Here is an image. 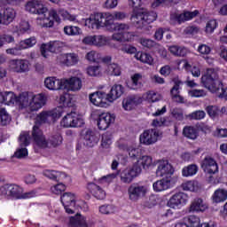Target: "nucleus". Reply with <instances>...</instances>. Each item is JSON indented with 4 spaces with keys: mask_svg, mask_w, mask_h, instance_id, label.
<instances>
[{
    "mask_svg": "<svg viewBox=\"0 0 227 227\" xmlns=\"http://www.w3.org/2000/svg\"><path fill=\"white\" fill-rule=\"evenodd\" d=\"M0 104L5 106H16L23 113H36L47 104V96L45 94L35 95L33 92H23L15 96L13 92H0Z\"/></svg>",
    "mask_w": 227,
    "mask_h": 227,
    "instance_id": "nucleus-1",
    "label": "nucleus"
},
{
    "mask_svg": "<svg viewBox=\"0 0 227 227\" xmlns=\"http://www.w3.org/2000/svg\"><path fill=\"white\" fill-rule=\"evenodd\" d=\"M175 185V179H168V177H162L153 184L154 192H164L168 189H171Z\"/></svg>",
    "mask_w": 227,
    "mask_h": 227,
    "instance_id": "nucleus-20",
    "label": "nucleus"
},
{
    "mask_svg": "<svg viewBox=\"0 0 227 227\" xmlns=\"http://www.w3.org/2000/svg\"><path fill=\"white\" fill-rule=\"evenodd\" d=\"M119 148L123 152H127L131 159H137L141 155V151L136 145H129L127 144H121L119 145Z\"/></svg>",
    "mask_w": 227,
    "mask_h": 227,
    "instance_id": "nucleus-35",
    "label": "nucleus"
},
{
    "mask_svg": "<svg viewBox=\"0 0 227 227\" xmlns=\"http://www.w3.org/2000/svg\"><path fill=\"white\" fill-rule=\"evenodd\" d=\"M63 110L60 107L53 110H45L37 114L35 118V125H42V123H54L58 119L61 118Z\"/></svg>",
    "mask_w": 227,
    "mask_h": 227,
    "instance_id": "nucleus-7",
    "label": "nucleus"
},
{
    "mask_svg": "<svg viewBox=\"0 0 227 227\" xmlns=\"http://www.w3.org/2000/svg\"><path fill=\"white\" fill-rule=\"evenodd\" d=\"M89 99L92 106L101 107L103 109H106V107H109V106L113 104L111 103V99L109 98L107 92L104 90H98L90 94Z\"/></svg>",
    "mask_w": 227,
    "mask_h": 227,
    "instance_id": "nucleus-12",
    "label": "nucleus"
},
{
    "mask_svg": "<svg viewBox=\"0 0 227 227\" xmlns=\"http://www.w3.org/2000/svg\"><path fill=\"white\" fill-rule=\"evenodd\" d=\"M189 97L200 98L201 97H207V90H191L188 91Z\"/></svg>",
    "mask_w": 227,
    "mask_h": 227,
    "instance_id": "nucleus-60",
    "label": "nucleus"
},
{
    "mask_svg": "<svg viewBox=\"0 0 227 227\" xmlns=\"http://www.w3.org/2000/svg\"><path fill=\"white\" fill-rule=\"evenodd\" d=\"M89 29H98V27H104V21H102V13L97 12L91 14L85 20L84 24Z\"/></svg>",
    "mask_w": 227,
    "mask_h": 227,
    "instance_id": "nucleus-25",
    "label": "nucleus"
},
{
    "mask_svg": "<svg viewBox=\"0 0 227 227\" xmlns=\"http://www.w3.org/2000/svg\"><path fill=\"white\" fill-rule=\"evenodd\" d=\"M183 135L188 139H197L198 138V128L192 126H186L183 129Z\"/></svg>",
    "mask_w": 227,
    "mask_h": 227,
    "instance_id": "nucleus-44",
    "label": "nucleus"
},
{
    "mask_svg": "<svg viewBox=\"0 0 227 227\" xmlns=\"http://www.w3.org/2000/svg\"><path fill=\"white\" fill-rule=\"evenodd\" d=\"M67 226L68 227H88V220L86 216L81 214H76L75 215L69 217Z\"/></svg>",
    "mask_w": 227,
    "mask_h": 227,
    "instance_id": "nucleus-31",
    "label": "nucleus"
},
{
    "mask_svg": "<svg viewBox=\"0 0 227 227\" xmlns=\"http://www.w3.org/2000/svg\"><path fill=\"white\" fill-rule=\"evenodd\" d=\"M11 198L15 200H28L36 196V191L24 192V189L17 184H10Z\"/></svg>",
    "mask_w": 227,
    "mask_h": 227,
    "instance_id": "nucleus-16",
    "label": "nucleus"
},
{
    "mask_svg": "<svg viewBox=\"0 0 227 227\" xmlns=\"http://www.w3.org/2000/svg\"><path fill=\"white\" fill-rule=\"evenodd\" d=\"M141 172L142 169L139 167L136 168L135 165H132V167L127 168L121 172V182H122V184H132L134 178L139 176Z\"/></svg>",
    "mask_w": 227,
    "mask_h": 227,
    "instance_id": "nucleus-15",
    "label": "nucleus"
},
{
    "mask_svg": "<svg viewBox=\"0 0 227 227\" xmlns=\"http://www.w3.org/2000/svg\"><path fill=\"white\" fill-rule=\"evenodd\" d=\"M32 136L35 140V150H38V148H47V146H49V142L45 139L43 133L38 126H34Z\"/></svg>",
    "mask_w": 227,
    "mask_h": 227,
    "instance_id": "nucleus-19",
    "label": "nucleus"
},
{
    "mask_svg": "<svg viewBox=\"0 0 227 227\" xmlns=\"http://www.w3.org/2000/svg\"><path fill=\"white\" fill-rule=\"evenodd\" d=\"M198 173V167L196 164L188 165L182 169V175L184 177L194 176Z\"/></svg>",
    "mask_w": 227,
    "mask_h": 227,
    "instance_id": "nucleus-47",
    "label": "nucleus"
},
{
    "mask_svg": "<svg viewBox=\"0 0 227 227\" xmlns=\"http://www.w3.org/2000/svg\"><path fill=\"white\" fill-rule=\"evenodd\" d=\"M200 83L218 98L227 100V87L223 88V80H221L219 71L212 68L207 69L200 78Z\"/></svg>",
    "mask_w": 227,
    "mask_h": 227,
    "instance_id": "nucleus-3",
    "label": "nucleus"
},
{
    "mask_svg": "<svg viewBox=\"0 0 227 227\" xmlns=\"http://www.w3.org/2000/svg\"><path fill=\"white\" fill-rule=\"evenodd\" d=\"M35 45H36L35 37H30L20 42V49H21V51H24L25 49H30V47H35Z\"/></svg>",
    "mask_w": 227,
    "mask_h": 227,
    "instance_id": "nucleus-51",
    "label": "nucleus"
},
{
    "mask_svg": "<svg viewBox=\"0 0 227 227\" xmlns=\"http://www.w3.org/2000/svg\"><path fill=\"white\" fill-rule=\"evenodd\" d=\"M31 31V25L27 21H21L18 27H16V33L18 35H25V33H29Z\"/></svg>",
    "mask_w": 227,
    "mask_h": 227,
    "instance_id": "nucleus-53",
    "label": "nucleus"
},
{
    "mask_svg": "<svg viewBox=\"0 0 227 227\" xmlns=\"http://www.w3.org/2000/svg\"><path fill=\"white\" fill-rule=\"evenodd\" d=\"M15 17H17V12L13 8H5L0 12V24L8 26L12 24V20H15Z\"/></svg>",
    "mask_w": 227,
    "mask_h": 227,
    "instance_id": "nucleus-27",
    "label": "nucleus"
},
{
    "mask_svg": "<svg viewBox=\"0 0 227 227\" xmlns=\"http://www.w3.org/2000/svg\"><path fill=\"white\" fill-rule=\"evenodd\" d=\"M118 208L114 205H103L99 207V214L102 215H112V214H116Z\"/></svg>",
    "mask_w": 227,
    "mask_h": 227,
    "instance_id": "nucleus-48",
    "label": "nucleus"
},
{
    "mask_svg": "<svg viewBox=\"0 0 227 227\" xmlns=\"http://www.w3.org/2000/svg\"><path fill=\"white\" fill-rule=\"evenodd\" d=\"M84 118L75 112L68 113L60 121V126L64 129H79L84 127Z\"/></svg>",
    "mask_w": 227,
    "mask_h": 227,
    "instance_id": "nucleus-8",
    "label": "nucleus"
},
{
    "mask_svg": "<svg viewBox=\"0 0 227 227\" xmlns=\"http://www.w3.org/2000/svg\"><path fill=\"white\" fill-rule=\"evenodd\" d=\"M206 111H207L208 116H210L212 118V120H215V118H217V116H219V107H217L215 106H207Z\"/></svg>",
    "mask_w": 227,
    "mask_h": 227,
    "instance_id": "nucleus-59",
    "label": "nucleus"
},
{
    "mask_svg": "<svg viewBox=\"0 0 227 227\" xmlns=\"http://www.w3.org/2000/svg\"><path fill=\"white\" fill-rule=\"evenodd\" d=\"M25 10L29 13H34L39 16L47 11V7L43 4V1L33 0L25 5Z\"/></svg>",
    "mask_w": 227,
    "mask_h": 227,
    "instance_id": "nucleus-23",
    "label": "nucleus"
},
{
    "mask_svg": "<svg viewBox=\"0 0 227 227\" xmlns=\"http://www.w3.org/2000/svg\"><path fill=\"white\" fill-rule=\"evenodd\" d=\"M107 42H109V39L104 35H94V45L96 47H104V45H107Z\"/></svg>",
    "mask_w": 227,
    "mask_h": 227,
    "instance_id": "nucleus-58",
    "label": "nucleus"
},
{
    "mask_svg": "<svg viewBox=\"0 0 227 227\" xmlns=\"http://www.w3.org/2000/svg\"><path fill=\"white\" fill-rule=\"evenodd\" d=\"M64 33L67 36H79V35H82V30L79 27L66 26L64 27Z\"/></svg>",
    "mask_w": 227,
    "mask_h": 227,
    "instance_id": "nucleus-46",
    "label": "nucleus"
},
{
    "mask_svg": "<svg viewBox=\"0 0 227 227\" xmlns=\"http://www.w3.org/2000/svg\"><path fill=\"white\" fill-rule=\"evenodd\" d=\"M181 189L190 192H196L200 191V183L198 181H185L181 184Z\"/></svg>",
    "mask_w": 227,
    "mask_h": 227,
    "instance_id": "nucleus-41",
    "label": "nucleus"
},
{
    "mask_svg": "<svg viewBox=\"0 0 227 227\" xmlns=\"http://www.w3.org/2000/svg\"><path fill=\"white\" fill-rule=\"evenodd\" d=\"M168 51L173 56L184 57L189 54V50L184 46L171 45L168 46Z\"/></svg>",
    "mask_w": 227,
    "mask_h": 227,
    "instance_id": "nucleus-40",
    "label": "nucleus"
},
{
    "mask_svg": "<svg viewBox=\"0 0 227 227\" xmlns=\"http://www.w3.org/2000/svg\"><path fill=\"white\" fill-rule=\"evenodd\" d=\"M160 137H162V132H160V130L157 129H149L140 134L139 143L140 145H144V146H152V145H155Z\"/></svg>",
    "mask_w": 227,
    "mask_h": 227,
    "instance_id": "nucleus-10",
    "label": "nucleus"
},
{
    "mask_svg": "<svg viewBox=\"0 0 227 227\" xmlns=\"http://www.w3.org/2000/svg\"><path fill=\"white\" fill-rule=\"evenodd\" d=\"M190 227H201V219L196 215H188L186 218Z\"/></svg>",
    "mask_w": 227,
    "mask_h": 227,
    "instance_id": "nucleus-52",
    "label": "nucleus"
},
{
    "mask_svg": "<svg viewBox=\"0 0 227 227\" xmlns=\"http://www.w3.org/2000/svg\"><path fill=\"white\" fill-rule=\"evenodd\" d=\"M19 143L20 146H27L29 143H31V137H29V132H21L19 137Z\"/></svg>",
    "mask_w": 227,
    "mask_h": 227,
    "instance_id": "nucleus-55",
    "label": "nucleus"
},
{
    "mask_svg": "<svg viewBox=\"0 0 227 227\" xmlns=\"http://www.w3.org/2000/svg\"><path fill=\"white\" fill-rule=\"evenodd\" d=\"M187 203H189V194L179 192L169 198L167 205L169 208H173V210H180V208L185 207Z\"/></svg>",
    "mask_w": 227,
    "mask_h": 227,
    "instance_id": "nucleus-13",
    "label": "nucleus"
},
{
    "mask_svg": "<svg viewBox=\"0 0 227 227\" xmlns=\"http://www.w3.org/2000/svg\"><path fill=\"white\" fill-rule=\"evenodd\" d=\"M44 88L50 91H59L66 90L67 91H81L82 88V80L77 76L70 78H58L56 76H48L43 82Z\"/></svg>",
    "mask_w": 227,
    "mask_h": 227,
    "instance_id": "nucleus-2",
    "label": "nucleus"
},
{
    "mask_svg": "<svg viewBox=\"0 0 227 227\" xmlns=\"http://www.w3.org/2000/svg\"><path fill=\"white\" fill-rule=\"evenodd\" d=\"M57 22L59 24L61 22V18L58 15V12L56 10H50L46 7V11L42 12L36 18V24L41 27H54V24Z\"/></svg>",
    "mask_w": 227,
    "mask_h": 227,
    "instance_id": "nucleus-6",
    "label": "nucleus"
},
{
    "mask_svg": "<svg viewBox=\"0 0 227 227\" xmlns=\"http://www.w3.org/2000/svg\"><path fill=\"white\" fill-rule=\"evenodd\" d=\"M87 189L92 193L94 198H97V200H104L106 198V191L96 184L90 183L87 185Z\"/></svg>",
    "mask_w": 227,
    "mask_h": 227,
    "instance_id": "nucleus-36",
    "label": "nucleus"
},
{
    "mask_svg": "<svg viewBox=\"0 0 227 227\" xmlns=\"http://www.w3.org/2000/svg\"><path fill=\"white\" fill-rule=\"evenodd\" d=\"M63 47H65V43L61 41L43 43L40 47L41 55L43 58H49V52H59Z\"/></svg>",
    "mask_w": 227,
    "mask_h": 227,
    "instance_id": "nucleus-17",
    "label": "nucleus"
},
{
    "mask_svg": "<svg viewBox=\"0 0 227 227\" xmlns=\"http://www.w3.org/2000/svg\"><path fill=\"white\" fill-rule=\"evenodd\" d=\"M66 190H67V185L61 183L51 187V192L53 194H61V192H65Z\"/></svg>",
    "mask_w": 227,
    "mask_h": 227,
    "instance_id": "nucleus-63",
    "label": "nucleus"
},
{
    "mask_svg": "<svg viewBox=\"0 0 227 227\" xmlns=\"http://www.w3.org/2000/svg\"><path fill=\"white\" fill-rule=\"evenodd\" d=\"M208 209V204L203 199H194L189 205L187 210L188 214H200Z\"/></svg>",
    "mask_w": 227,
    "mask_h": 227,
    "instance_id": "nucleus-21",
    "label": "nucleus"
},
{
    "mask_svg": "<svg viewBox=\"0 0 227 227\" xmlns=\"http://www.w3.org/2000/svg\"><path fill=\"white\" fill-rule=\"evenodd\" d=\"M29 61L26 59H11L9 61L10 70L16 72L17 74H25V72H29Z\"/></svg>",
    "mask_w": 227,
    "mask_h": 227,
    "instance_id": "nucleus-18",
    "label": "nucleus"
},
{
    "mask_svg": "<svg viewBox=\"0 0 227 227\" xmlns=\"http://www.w3.org/2000/svg\"><path fill=\"white\" fill-rule=\"evenodd\" d=\"M14 157H16V159H24L27 157V149L26 146H20L18 148L14 153Z\"/></svg>",
    "mask_w": 227,
    "mask_h": 227,
    "instance_id": "nucleus-62",
    "label": "nucleus"
},
{
    "mask_svg": "<svg viewBox=\"0 0 227 227\" xmlns=\"http://www.w3.org/2000/svg\"><path fill=\"white\" fill-rule=\"evenodd\" d=\"M58 62L66 67H74L79 63V56L75 53H65L58 57Z\"/></svg>",
    "mask_w": 227,
    "mask_h": 227,
    "instance_id": "nucleus-28",
    "label": "nucleus"
},
{
    "mask_svg": "<svg viewBox=\"0 0 227 227\" xmlns=\"http://www.w3.org/2000/svg\"><path fill=\"white\" fill-rule=\"evenodd\" d=\"M201 168L204 173L207 175H215L219 171V166L217 162L212 157L207 156L201 161Z\"/></svg>",
    "mask_w": 227,
    "mask_h": 227,
    "instance_id": "nucleus-22",
    "label": "nucleus"
},
{
    "mask_svg": "<svg viewBox=\"0 0 227 227\" xmlns=\"http://www.w3.org/2000/svg\"><path fill=\"white\" fill-rule=\"evenodd\" d=\"M130 20L136 27H143L145 24H152L154 20H157V13L152 12H147L146 9L142 8L138 11H133V14Z\"/></svg>",
    "mask_w": 227,
    "mask_h": 227,
    "instance_id": "nucleus-5",
    "label": "nucleus"
},
{
    "mask_svg": "<svg viewBox=\"0 0 227 227\" xmlns=\"http://www.w3.org/2000/svg\"><path fill=\"white\" fill-rule=\"evenodd\" d=\"M180 65H183V68H184L186 72H190L192 77H200V75H201V68H200V66H191L187 59L177 61L178 68H180Z\"/></svg>",
    "mask_w": 227,
    "mask_h": 227,
    "instance_id": "nucleus-32",
    "label": "nucleus"
},
{
    "mask_svg": "<svg viewBox=\"0 0 227 227\" xmlns=\"http://www.w3.org/2000/svg\"><path fill=\"white\" fill-rule=\"evenodd\" d=\"M114 33L112 35V40L115 42H120L127 31L130 29V26L127 23H114L112 27Z\"/></svg>",
    "mask_w": 227,
    "mask_h": 227,
    "instance_id": "nucleus-26",
    "label": "nucleus"
},
{
    "mask_svg": "<svg viewBox=\"0 0 227 227\" xmlns=\"http://www.w3.org/2000/svg\"><path fill=\"white\" fill-rule=\"evenodd\" d=\"M125 89L121 84H114L109 92H106L110 102L113 104L115 100H118L121 95H123Z\"/></svg>",
    "mask_w": 227,
    "mask_h": 227,
    "instance_id": "nucleus-33",
    "label": "nucleus"
},
{
    "mask_svg": "<svg viewBox=\"0 0 227 227\" xmlns=\"http://www.w3.org/2000/svg\"><path fill=\"white\" fill-rule=\"evenodd\" d=\"M145 102H148L149 104H153V102H159V100H162V95L153 91V90H149L142 95L140 97Z\"/></svg>",
    "mask_w": 227,
    "mask_h": 227,
    "instance_id": "nucleus-38",
    "label": "nucleus"
},
{
    "mask_svg": "<svg viewBox=\"0 0 227 227\" xmlns=\"http://www.w3.org/2000/svg\"><path fill=\"white\" fill-rule=\"evenodd\" d=\"M135 58L137 59V61H141V63H145L146 65H153V57L148 53L137 51L135 54Z\"/></svg>",
    "mask_w": 227,
    "mask_h": 227,
    "instance_id": "nucleus-43",
    "label": "nucleus"
},
{
    "mask_svg": "<svg viewBox=\"0 0 227 227\" xmlns=\"http://www.w3.org/2000/svg\"><path fill=\"white\" fill-rule=\"evenodd\" d=\"M143 102L141 96H131L122 100V108L124 111H132L136 106H139Z\"/></svg>",
    "mask_w": 227,
    "mask_h": 227,
    "instance_id": "nucleus-29",
    "label": "nucleus"
},
{
    "mask_svg": "<svg viewBox=\"0 0 227 227\" xmlns=\"http://www.w3.org/2000/svg\"><path fill=\"white\" fill-rule=\"evenodd\" d=\"M200 14V12L198 10H195L193 12L189 11H184L182 13L176 15V20L179 22V24H182V22H187V20H192L194 17H198Z\"/></svg>",
    "mask_w": 227,
    "mask_h": 227,
    "instance_id": "nucleus-37",
    "label": "nucleus"
},
{
    "mask_svg": "<svg viewBox=\"0 0 227 227\" xmlns=\"http://www.w3.org/2000/svg\"><path fill=\"white\" fill-rule=\"evenodd\" d=\"M155 175L158 178L175 180V177H173V175H175V167L168 160H158Z\"/></svg>",
    "mask_w": 227,
    "mask_h": 227,
    "instance_id": "nucleus-9",
    "label": "nucleus"
},
{
    "mask_svg": "<svg viewBox=\"0 0 227 227\" xmlns=\"http://www.w3.org/2000/svg\"><path fill=\"white\" fill-rule=\"evenodd\" d=\"M61 203L67 214H75V210H79V208L85 212L88 210V204L84 201L77 200V196L73 192H65L61 196Z\"/></svg>",
    "mask_w": 227,
    "mask_h": 227,
    "instance_id": "nucleus-4",
    "label": "nucleus"
},
{
    "mask_svg": "<svg viewBox=\"0 0 227 227\" xmlns=\"http://www.w3.org/2000/svg\"><path fill=\"white\" fill-rule=\"evenodd\" d=\"M217 27H219V21L215 19H211L206 22L204 33L206 35H214V32Z\"/></svg>",
    "mask_w": 227,
    "mask_h": 227,
    "instance_id": "nucleus-42",
    "label": "nucleus"
},
{
    "mask_svg": "<svg viewBox=\"0 0 227 227\" xmlns=\"http://www.w3.org/2000/svg\"><path fill=\"white\" fill-rule=\"evenodd\" d=\"M93 120H96L99 130H107L116 120V115L111 113H94L92 114Z\"/></svg>",
    "mask_w": 227,
    "mask_h": 227,
    "instance_id": "nucleus-11",
    "label": "nucleus"
},
{
    "mask_svg": "<svg viewBox=\"0 0 227 227\" xmlns=\"http://www.w3.org/2000/svg\"><path fill=\"white\" fill-rule=\"evenodd\" d=\"M136 38V34L134 32H129V30L124 33L122 38L119 42H132Z\"/></svg>",
    "mask_w": 227,
    "mask_h": 227,
    "instance_id": "nucleus-64",
    "label": "nucleus"
},
{
    "mask_svg": "<svg viewBox=\"0 0 227 227\" xmlns=\"http://www.w3.org/2000/svg\"><path fill=\"white\" fill-rule=\"evenodd\" d=\"M116 174H109L107 176H104L103 177L98 179L99 184H102L103 185H109L116 178Z\"/></svg>",
    "mask_w": 227,
    "mask_h": 227,
    "instance_id": "nucleus-61",
    "label": "nucleus"
},
{
    "mask_svg": "<svg viewBox=\"0 0 227 227\" xmlns=\"http://www.w3.org/2000/svg\"><path fill=\"white\" fill-rule=\"evenodd\" d=\"M148 192V186L133 184L128 188V195L130 201H137L140 198H145Z\"/></svg>",
    "mask_w": 227,
    "mask_h": 227,
    "instance_id": "nucleus-14",
    "label": "nucleus"
},
{
    "mask_svg": "<svg viewBox=\"0 0 227 227\" xmlns=\"http://www.w3.org/2000/svg\"><path fill=\"white\" fill-rule=\"evenodd\" d=\"M169 122L168 121V118L167 117H160V118H156L154 120H153L151 125L152 127H154L155 129H159L160 127H167V125Z\"/></svg>",
    "mask_w": 227,
    "mask_h": 227,
    "instance_id": "nucleus-56",
    "label": "nucleus"
},
{
    "mask_svg": "<svg viewBox=\"0 0 227 227\" xmlns=\"http://www.w3.org/2000/svg\"><path fill=\"white\" fill-rule=\"evenodd\" d=\"M99 139L98 136L90 129H87L83 134V145L88 148H93V146L97 145Z\"/></svg>",
    "mask_w": 227,
    "mask_h": 227,
    "instance_id": "nucleus-30",
    "label": "nucleus"
},
{
    "mask_svg": "<svg viewBox=\"0 0 227 227\" xmlns=\"http://www.w3.org/2000/svg\"><path fill=\"white\" fill-rule=\"evenodd\" d=\"M12 121V117L5 109L0 110V125H8Z\"/></svg>",
    "mask_w": 227,
    "mask_h": 227,
    "instance_id": "nucleus-57",
    "label": "nucleus"
},
{
    "mask_svg": "<svg viewBox=\"0 0 227 227\" xmlns=\"http://www.w3.org/2000/svg\"><path fill=\"white\" fill-rule=\"evenodd\" d=\"M211 200L213 203H223L227 200V191L226 189H217L214 192Z\"/></svg>",
    "mask_w": 227,
    "mask_h": 227,
    "instance_id": "nucleus-39",
    "label": "nucleus"
},
{
    "mask_svg": "<svg viewBox=\"0 0 227 227\" xmlns=\"http://www.w3.org/2000/svg\"><path fill=\"white\" fill-rule=\"evenodd\" d=\"M105 75H110L112 77H120L121 75V67L118 63H112L106 65L103 70Z\"/></svg>",
    "mask_w": 227,
    "mask_h": 227,
    "instance_id": "nucleus-34",
    "label": "nucleus"
},
{
    "mask_svg": "<svg viewBox=\"0 0 227 227\" xmlns=\"http://www.w3.org/2000/svg\"><path fill=\"white\" fill-rule=\"evenodd\" d=\"M86 72L90 77H98L104 74V71H102V67L100 66H90L87 67Z\"/></svg>",
    "mask_w": 227,
    "mask_h": 227,
    "instance_id": "nucleus-50",
    "label": "nucleus"
},
{
    "mask_svg": "<svg viewBox=\"0 0 227 227\" xmlns=\"http://www.w3.org/2000/svg\"><path fill=\"white\" fill-rule=\"evenodd\" d=\"M85 59L90 61V63H98L102 56L98 51H90L86 54Z\"/></svg>",
    "mask_w": 227,
    "mask_h": 227,
    "instance_id": "nucleus-54",
    "label": "nucleus"
},
{
    "mask_svg": "<svg viewBox=\"0 0 227 227\" xmlns=\"http://www.w3.org/2000/svg\"><path fill=\"white\" fill-rule=\"evenodd\" d=\"M141 79H143V75L141 74H135L131 76V90H139L142 88L143 83H141Z\"/></svg>",
    "mask_w": 227,
    "mask_h": 227,
    "instance_id": "nucleus-49",
    "label": "nucleus"
},
{
    "mask_svg": "<svg viewBox=\"0 0 227 227\" xmlns=\"http://www.w3.org/2000/svg\"><path fill=\"white\" fill-rule=\"evenodd\" d=\"M135 168H140V169H152V168H155V161H153V158L148 155H143L137 159L136 161L133 162Z\"/></svg>",
    "mask_w": 227,
    "mask_h": 227,
    "instance_id": "nucleus-24",
    "label": "nucleus"
},
{
    "mask_svg": "<svg viewBox=\"0 0 227 227\" xmlns=\"http://www.w3.org/2000/svg\"><path fill=\"white\" fill-rule=\"evenodd\" d=\"M101 22H103V27H108V26L113 27V25L114 24L113 22L115 20L114 12H105L101 13Z\"/></svg>",
    "mask_w": 227,
    "mask_h": 227,
    "instance_id": "nucleus-45",
    "label": "nucleus"
}]
</instances>
